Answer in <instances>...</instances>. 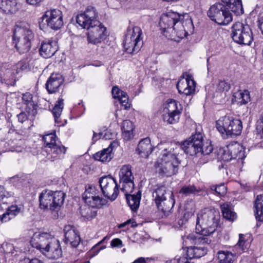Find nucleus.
<instances>
[{
    "mask_svg": "<svg viewBox=\"0 0 263 263\" xmlns=\"http://www.w3.org/2000/svg\"><path fill=\"white\" fill-rule=\"evenodd\" d=\"M162 148L161 157L156 162L155 167L159 175L166 177L171 176L178 172L180 161L177 155L181 148L186 154L197 156L209 155L213 150L211 142L203 143V136L200 132L192 135L181 146L167 143L163 145Z\"/></svg>",
    "mask_w": 263,
    "mask_h": 263,
    "instance_id": "obj_1",
    "label": "nucleus"
},
{
    "mask_svg": "<svg viewBox=\"0 0 263 263\" xmlns=\"http://www.w3.org/2000/svg\"><path fill=\"white\" fill-rule=\"evenodd\" d=\"M220 219L219 211L215 209H204L198 214L196 218V234H190L187 239L192 243L209 244L210 235L216 230Z\"/></svg>",
    "mask_w": 263,
    "mask_h": 263,
    "instance_id": "obj_2",
    "label": "nucleus"
},
{
    "mask_svg": "<svg viewBox=\"0 0 263 263\" xmlns=\"http://www.w3.org/2000/svg\"><path fill=\"white\" fill-rule=\"evenodd\" d=\"M97 13L94 7L89 6L82 13L77 17V23L87 29V41L94 45L100 43L107 36L106 28L96 18Z\"/></svg>",
    "mask_w": 263,
    "mask_h": 263,
    "instance_id": "obj_3",
    "label": "nucleus"
},
{
    "mask_svg": "<svg viewBox=\"0 0 263 263\" xmlns=\"http://www.w3.org/2000/svg\"><path fill=\"white\" fill-rule=\"evenodd\" d=\"M30 244L49 259H58L62 256L59 240L50 233H35L30 240Z\"/></svg>",
    "mask_w": 263,
    "mask_h": 263,
    "instance_id": "obj_4",
    "label": "nucleus"
},
{
    "mask_svg": "<svg viewBox=\"0 0 263 263\" xmlns=\"http://www.w3.org/2000/svg\"><path fill=\"white\" fill-rule=\"evenodd\" d=\"M33 34L29 25L24 22L16 24L13 31V43L21 54L28 52L31 47V41Z\"/></svg>",
    "mask_w": 263,
    "mask_h": 263,
    "instance_id": "obj_5",
    "label": "nucleus"
},
{
    "mask_svg": "<svg viewBox=\"0 0 263 263\" xmlns=\"http://www.w3.org/2000/svg\"><path fill=\"white\" fill-rule=\"evenodd\" d=\"M216 127L224 138L240 135L242 124L240 120L230 115L220 118L216 122Z\"/></svg>",
    "mask_w": 263,
    "mask_h": 263,
    "instance_id": "obj_6",
    "label": "nucleus"
},
{
    "mask_svg": "<svg viewBox=\"0 0 263 263\" xmlns=\"http://www.w3.org/2000/svg\"><path fill=\"white\" fill-rule=\"evenodd\" d=\"M65 197L62 191L44 190L39 196L40 208L44 210L58 211L63 204Z\"/></svg>",
    "mask_w": 263,
    "mask_h": 263,
    "instance_id": "obj_7",
    "label": "nucleus"
},
{
    "mask_svg": "<svg viewBox=\"0 0 263 263\" xmlns=\"http://www.w3.org/2000/svg\"><path fill=\"white\" fill-rule=\"evenodd\" d=\"M153 197L158 209L165 214L170 212L175 203L172 191L167 190L164 185L158 186Z\"/></svg>",
    "mask_w": 263,
    "mask_h": 263,
    "instance_id": "obj_8",
    "label": "nucleus"
},
{
    "mask_svg": "<svg viewBox=\"0 0 263 263\" xmlns=\"http://www.w3.org/2000/svg\"><path fill=\"white\" fill-rule=\"evenodd\" d=\"M181 16L175 12H168L163 14L160 18L159 25L163 31L176 33L178 31L180 35L183 34V27L181 24Z\"/></svg>",
    "mask_w": 263,
    "mask_h": 263,
    "instance_id": "obj_9",
    "label": "nucleus"
},
{
    "mask_svg": "<svg viewBox=\"0 0 263 263\" xmlns=\"http://www.w3.org/2000/svg\"><path fill=\"white\" fill-rule=\"evenodd\" d=\"M231 37L234 42L241 45H250L253 40V33L249 26L239 22L232 25Z\"/></svg>",
    "mask_w": 263,
    "mask_h": 263,
    "instance_id": "obj_10",
    "label": "nucleus"
},
{
    "mask_svg": "<svg viewBox=\"0 0 263 263\" xmlns=\"http://www.w3.org/2000/svg\"><path fill=\"white\" fill-rule=\"evenodd\" d=\"M207 14L212 21L220 25H228L233 19L229 9L220 3L211 6Z\"/></svg>",
    "mask_w": 263,
    "mask_h": 263,
    "instance_id": "obj_11",
    "label": "nucleus"
},
{
    "mask_svg": "<svg viewBox=\"0 0 263 263\" xmlns=\"http://www.w3.org/2000/svg\"><path fill=\"white\" fill-rule=\"evenodd\" d=\"M142 32L140 28L136 26L128 30L124 40V47L129 53H137L143 45L141 38Z\"/></svg>",
    "mask_w": 263,
    "mask_h": 263,
    "instance_id": "obj_12",
    "label": "nucleus"
},
{
    "mask_svg": "<svg viewBox=\"0 0 263 263\" xmlns=\"http://www.w3.org/2000/svg\"><path fill=\"white\" fill-rule=\"evenodd\" d=\"M39 23L40 28L43 30L46 26L53 30H58L63 25L62 12L58 9L47 11Z\"/></svg>",
    "mask_w": 263,
    "mask_h": 263,
    "instance_id": "obj_13",
    "label": "nucleus"
},
{
    "mask_svg": "<svg viewBox=\"0 0 263 263\" xmlns=\"http://www.w3.org/2000/svg\"><path fill=\"white\" fill-rule=\"evenodd\" d=\"M100 194V191L95 186L91 185L86 188L83 198L88 205L100 209L107 204L108 200L106 198L101 197Z\"/></svg>",
    "mask_w": 263,
    "mask_h": 263,
    "instance_id": "obj_14",
    "label": "nucleus"
},
{
    "mask_svg": "<svg viewBox=\"0 0 263 263\" xmlns=\"http://www.w3.org/2000/svg\"><path fill=\"white\" fill-rule=\"evenodd\" d=\"M102 193L107 200H115L119 194L116 180L111 176H104L99 181Z\"/></svg>",
    "mask_w": 263,
    "mask_h": 263,
    "instance_id": "obj_15",
    "label": "nucleus"
},
{
    "mask_svg": "<svg viewBox=\"0 0 263 263\" xmlns=\"http://www.w3.org/2000/svg\"><path fill=\"white\" fill-rule=\"evenodd\" d=\"M181 110V104L178 102L174 100H171L164 109L165 114L163 115L164 121L169 124L177 123L179 120Z\"/></svg>",
    "mask_w": 263,
    "mask_h": 263,
    "instance_id": "obj_16",
    "label": "nucleus"
},
{
    "mask_svg": "<svg viewBox=\"0 0 263 263\" xmlns=\"http://www.w3.org/2000/svg\"><path fill=\"white\" fill-rule=\"evenodd\" d=\"M120 183H122L121 190L125 193H131L134 187L131 166L129 165H124L122 166L119 172Z\"/></svg>",
    "mask_w": 263,
    "mask_h": 263,
    "instance_id": "obj_17",
    "label": "nucleus"
},
{
    "mask_svg": "<svg viewBox=\"0 0 263 263\" xmlns=\"http://www.w3.org/2000/svg\"><path fill=\"white\" fill-rule=\"evenodd\" d=\"M64 79L59 73H53L48 79L46 83V88L50 94L59 92L63 90L64 87Z\"/></svg>",
    "mask_w": 263,
    "mask_h": 263,
    "instance_id": "obj_18",
    "label": "nucleus"
},
{
    "mask_svg": "<svg viewBox=\"0 0 263 263\" xmlns=\"http://www.w3.org/2000/svg\"><path fill=\"white\" fill-rule=\"evenodd\" d=\"M195 82L189 74L186 76V78L179 80L177 84L179 93L186 96L192 95L195 90Z\"/></svg>",
    "mask_w": 263,
    "mask_h": 263,
    "instance_id": "obj_19",
    "label": "nucleus"
},
{
    "mask_svg": "<svg viewBox=\"0 0 263 263\" xmlns=\"http://www.w3.org/2000/svg\"><path fill=\"white\" fill-rule=\"evenodd\" d=\"M228 149V152H225L223 157L226 161H230L233 159H243L246 157L245 149L239 143L229 145Z\"/></svg>",
    "mask_w": 263,
    "mask_h": 263,
    "instance_id": "obj_20",
    "label": "nucleus"
},
{
    "mask_svg": "<svg viewBox=\"0 0 263 263\" xmlns=\"http://www.w3.org/2000/svg\"><path fill=\"white\" fill-rule=\"evenodd\" d=\"M64 231L65 242L66 244H69L72 247H77L80 243V238L73 228L71 226H66L65 227Z\"/></svg>",
    "mask_w": 263,
    "mask_h": 263,
    "instance_id": "obj_21",
    "label": "nucleus"
},
{
    "mask_svg": "<svg viewBox=\"0 0 263 263\" xmlns=\"http://www.w3.org/2000/svg\"><path fill=\"white\" fill-rule=\"evenodd\" d=\"M193 244L195 246L188 247L186 251V255L190 258V260L193 258H200L206 254L208 250L206 247L204 246V245H207L206 243Z\"/></svg>",
    "mask_w": 263,
    "mask_h": 263,
    "instance_id": "obj_22",
    "label": "nucleus"
},
{
    "mask_svg": "<svg viewBox=\"0 0 263 263\" xmlns=\"http://www.w3.org/2000/svg\"><path fill=\"white\" fill-rule=\"evenodd\" d=\"M58 47L55 41L49 40L44 42L40 48V54L44 58H49L57 51Z\"/></svg>",
    "mask_w": 263,
    "mask_h": 263,
    "instance_id": "obj_23",
    "label": "nucleus"
},
{
    "mask_svg": "<svg viewBox=\"0 0 263 263\" xmlns=\"http://www.w3.org/2000/svg\"><path fill=\"white\" fill-rule=\"evenodd\" d=\"M153 147L149 138H146L140 141L137 151L142 157L146 158L152 153Z\"/></svg>",
    "mask_w": 263,
    "mask_h": 263,
    "instance_id": "obj_24",
    "label": "nucleus"
},
{
    "mask_svg": "<svg viewBox=\"0 0 263 263\" xmlns=\"http://www.w3.org/2000/svg\"><path fill=\"white\" fill-rule=\"evenodd\" d=\"M19 8L17 0H2L0 3V9L6 14L15 13Z\"/></svg>",
    "mask_w": 263,
    "mask_h": 263,
    "instance_id": "obj_25",
    "label": "nucleus"
},
{
    "mask_svg": "<svg viewBox=\"0 0 263 263\" xmlns=\"http://www.w3.org/2000/svg\"><path fill=\"white\" fill-rule=\"evenodd\" d=\"M49 149H47V151L49 152L50 155V157H49V159L53 161L62 159L66 151V148L61 144L60 142L57 144H54V146H52Z\"/></svg>",
    "mask_w": 263,
    "mask_h": 263,
    "instance_id": "obj_26",
    "label": "nucleus"
},
{
    "mask_svg": "<svg viewBox=\"0 0 263 263\" xmlns=\"http://www.w3.org/2000/svg\"><path fill=\"white\" fill-rule=\"evenodd\" d=\"M111 92L113 97L118 99L120 104L122 106H124V109H126L130 107L128 97L126 92L121 90L117 86H114Z\"/></svg>",
    "mask_w": 263,
    "mask_h": 263,
    "instance_id": "obj_27",
    "label": "nucleus"
},
{
    "mask_svg": "<svg viewBox=\"0 0 263 263\" xmlns=\"http://www.w3.org/2000/svg\"><path fill=\"white\" fill-rule=\"evenodd\" d=\"M112 151V144H110L107 148H104L103 150L94 154L93 158L95 160L102 162H108L113 157L114 155Z\"/></svg>",
    "mask_w": 263,
    "mask_h": 263,
    "instance_id": "obj_28",
    "label": "nucleus"
},
{
    "mask_svg": "<svg viewBox=\"0 0 263 263\" xmlns=\"http://www.w3.org/2000/svg\"><path fill=\"white\" fill-rule=\"evenodd\" d=\"M127 203L131 210L133 211H136L139 208L141 193L139 191L136 195L128 194V193H125Z\"/></svg>",
    "mask_w": 263,
    "mask_h": 263,
    "instance_id": "obj_29",
    "label": "nucleus"
},
{
    "mask_svg": "<svg viewBox=\"0 0 263 263\" xmlns=\"http://www.w3.org/2000/svg\"><path fill=\"white\" fill-rule=\"evenodd\" d=\"M231 9L232 12L236 15H240L243 13L241 0H221Z\"/></svg>",
    "mask_w": 263,
    "mask_h": 263,
    "instance_id": "obj_30",
    "label": "nucleus"
},
{
    "mask_svg": "<svg viewBox=\"0 0 263 263\" xmlns=\"http://www.w3.org/2000/svg\"><path fill=\"white\" fill-rule=\"evenodd\" d=\"M233 100L239 105H245L250 101V92L248 90H239L234 93Z\"/></svg>",
    "mask_w": 263,
    "mask_h": 263,
    "instance_id": "obj_31",
    "label": "nucleus"
},
{
    "mask_svg": "<svg viewBox=\"0 0 263 263\" xmlns=\"http://www.w3.org/2000/svg\"><path fill=\"white\" fill-rule=\"evenodd\" d=\"M134 125L130 120H124L122 123V130L123 138L126 140L132 139L133 135Z\"/></svg>",
    "mask_w": 263,
    "mask_h": 263,
    "instance_id": "obj_32",
    "label": "nucleus"
},
{
    "mask_svg": "<svg viewBox=\"0 0 263 263\" xmlns=\"http://www.w3.org/2000/svg\"><path fill=\"white\" fill-rule=\"evenodd\" d=\"M22 101L26 105V109L27 112L30 113L36 110V105L33 100V95L30 92H26L22 95Z\"/></svg>",
    "mask_w": 263,
    "mask_h": 263,
    "instance_id": "obj_33",
    "label": "nucleus"
},
{
    "mask_svg": "<svg viewBox=\"0 0 263 263\" xmlns=\"http://www.w3.org/2000/svg\"><path fill=\"white\" fill-rule=\"evenodd\" d=\"M256 219L263 221V194L257 196L255 203Z\"/></svg>",
    "mask_w": 263,
    "mask_h": 263,
    "instance_id": "obj_34",
    "label": "nucleus"
},
{
    "mask_svg": "<svg viewBox=\"0 0 263 263\" xmlns=\"http://www.w3.org/2000/svg\"><path fill=\"white\" fill-rule=\"evenodd\" d=\"M80 213L84 219L89 220L97 215V211L93 209L90 205H84L80 208Z\"/></svg>",
    "mask_w": 263,
    "mask_h": 263,
    "instance_id": "obj_35",
    "label": "nucleus"
},
{
    "mask_svg": "<svg viewBox=\"0 0 263 263\" xmlns=\"http://www.w3.org/2000/svg\"><path fill=\"white\" fill-rule=\"evenodd\" d=\"M223 217L230 221H234L236 219V214L233 212L228 203H224L220 206Z\"/></svg>",
    "mask_w": 263,
    "mask_h": 263,
    "instance_id": "obj_36",
    "label": "nucleus"
},
{
    "mask_svg": "<svg viewBox=\"0 0 263 263\" xmlns=\"http://www.w3.org/2000/svg\"><path fill=\"white\" fill-rule=\"evenodd\" d=\"M219 263H233L235 255L229 251H220L218 252Z\"/></svg>",
    "mask_w": 263,
    "mask_h": 263,
    "instance_id": "obj_37",
    "label": "nucleus"
},
{
    "mask_svg": "<svg viewBox=\"0 0 263 263\" xmlns=\"http://www.w3.org/2000/svg\"><path fill=\"white\" fill-rule=\"evenodd\" d=\"M63 107L64 99L60 98L58 99V100L57 101L52 110V114L54 117L55 122L57 123L59 122V118L61 115Z\"/></svg>",
    "mask_w": 263,
    "mask_h": 263,
    "instance_id": "obj_38",
    "label": "nucleus"
},
{
    "mask_svg": "<svg viewBox=\"0 0 263 263\" xmlns=\"http://www.w3.org/2000/svg\"><path fill=\"white\" fill-rule=\"evenodd\" d=\"M182 16H181L182 18ZM181 24L183 27V29L184 31H183V33L182 35H180L178 31H176V35H177L180 38H183L184 36H185L187 34L188 31L190 29L192 28L193 27V24L192 20L190 18H186L184 20H182L181 18Z\"/></svg>",
    "mask_w": 263,
    "mask_h": 263,
    "instance_id": "obj_39",
    "label": "nucleus"
},
{
    "mask_svg": "<svg viewBox=\"0 0 263 263\" xmlns=\"http://www.w3.org/2000/svg\"><path fill=\"white\" fill-rule=\"evenodd\" d=\"M57 136L55 134L50 133L46 135L43 137V141L44 142V145L45 147L47 149L50 148L52 146H54V144H57L59 143L56 142Z\"/></svg>",
    "mask_w": 263,
    "mask_h": 263,
    "instance_id": "obj_40",
    "label": "nucleus"
},
{
    "mask_svg": "<svg viewBox=\"0 0 263 263\" xmlns=\"http://www.w3.org/2000/svg\"><path fill=\"white\" fill-rule=\"evenodd\" d=\"M200 191L194 185H184L179 191V193L185 195L198 193Z\"/></svg>",
    "mask_w": 263,
    "mask_h": 263,
    "instance_id": "obj_41",
    "label": "nucleus"
},
{
    "mask_svg": "<svg viewBox=\"0 0 263 263\" xmlns=\"http://www.w3.org/2000/svg\"><path fill=\"white\" fill-rule=\"evenodd\" d=\"M239 240L236 245V246L240 247V249L243 251L245 249H247L250 241H248L247 238H250V236L244 235L243 234H240Z\"/></svg>",
    "mask_w": 263,
    "mask_h": 263,
    "instance_id": "obj_42",
    "label": "nucleus"
},
{
    "mask_svg": "<svg viewBox=\"0 0 263 263\" xmlns=\"http://www.w3.org/2000/svg\"><path fill=\"white\" fill-rule=\"evenodd\" d=\"M230 84L225 81H220L217 84L216 90L219 92H228L230 89Z\"/></svg>",
    "mask_w": 263,
    "mask_h": 263,
    "instance_id": "obj_43",
    "label": "nucleus"
},
{
    "mask_svg": "<svg viewBox=\"0 0 263 263\" xmlns=\"http://www.w3.org/2000/svg\"><path fill=\"white\" fill-rule=\"evenodd\" d=\"M211 189L212 191H214L217 194L220 196H223L227 193V187L223 184L218 185H212L211 187Z\"/></svg>",
    "mask_w": 263,
    "mask_h": 263,
    "instance_id": "obj_44",
    "label": "nucleus"
},
{
    "mask_svg": "<svg viewBox=\"0 0 263 263\" xmlns=\"http://www.w3.org/2000/svg\"><path fill=\"white\" fill-rule=\"evenodd\" d=\"M28 67V63L25 61H21L18 62L13 68V69L16 71V73L24 71L27 69Z\"/></svg>",
    "mask_w": 263,
    "mask_h": 263,
    "instance_id": "obj_45",
    "label": "nucleus"
},
{
    "mask_svg": "<svg viewBox=\"0 0 263 263\" xmlns=\"http://www.w3.org/2000/svg\"><path fill=\"white\" fill-rule=\"evenodd\" d=\"M7 212L10 215V217L13 218L20 213L21 209L18 208L16 205H12L8 208Z\"/></svg>",
    "mask_w": 263,
    "mask_h": 263,
    "instance_id": "obj_46",
    "label": "nucleus"
},
{
    "mask_svg": "<svg viewBox=\"0 0 263 263\" xmlns=\"http://www.w3.org/2000/svg\"><path fill=\"white\" fill-rule=\"evenodd\" d=\"M2 248L6 253H14L15 247L11 243L5 242L2 245Z\"/></svg>",
    "mask_w": 263,
    "mask_h": 263,
    "instance_id": "obj_47",
    "label": "nucleus"
},
{
    "mask_svg": "<svg viewBox=\"0 0 263 263\" xmlns=\"http://www.w3.org/2000/svg\"><path fill=\"white\" fill-rule=\"evenodd\" d=\"M101 249L102 248H100L99 244L98 243L87 253L88 257H92L96 255Z\"/></svg>",
    "mask_w": 263,
    "mask_h": 263,
    "instance_id": "obj_48",
    "label": "nucleus"
},
{
    "mask_svg": "<svg viewBox=\"0 0 263 263\" xmlns=\"http://www.w3.org/2000/svg\"><path fill=\"white\" fill-rule=\"evenodd\" d=\"M110 245L112 247L121 248L123 247L122 241L119 238H115L111 241Z\"/></svg>",
    "mask_w": 263,
    "mask_h": 263,
    "instance_id": "obj_49",
    "label": "nucleus"
},
{
    "mask_svg": "<svg viewBox=\"0 0 263 263\" xmlns=\"http://www.w3.org/2000/svg\"><path fill=\"white\" fill-rule=\"evenodd\" d=\"M257 129L261 130L263 133V112L260 115L257 122Z\"/></svg>",
    "mask_w": 263,
    "mask_h": 263,
    "instance_id": "obj_50",
    "label": "nucleus"
},
{
    "mask_svg": "<svg viewBox=\"0 0 263 263\" xmlns=\"http://www.w3.org/2000/svg\"><path fill=\"white\" fill-rule=\"evenodd\" d=\"M103 134V132H100L99 133H97L93 131V136L92 138V143H95L97 140L101 138H102Z\"/></svg>",
    "mask_w": 263,
    "mask_h": 263,
    "instance_id": "obj_51",
    "label": "nucleus"
},
{
    "mask_svg": "<svg viewBox=\"0 0 263 263\" xmlns=\"http://www.w3.org/2000/svg\"><path fill=\"white\" fill-rule=\"evenodd\" d=\"M20 263H43L40 260L37 258L30 259L29 258H25L21 260Z\"/></svg>",
    "mask_w": 263,
    "mask_h": 263,
    "instance_id": "obj_52",
    "label": "nucleus"
},
{
    "mask_svg": "<svg viewBox=\"0 0 263 263\" xmlns=\"http://www.w3.org/2000/svg\"><path fill=\"white\" fill-rule=\"evenodd\" d=\"M12 217H11L8 213L6 211L0 217V219L2 222H7L11 219Z\"/></svg>",
    "mask_w": 263,
    "mask_h": 263,
    "instance_id": "obj_53",
    "label": "nucleus"
},
{
    "mask_svg": "<svg viewBox=\"0 0 263 263\" xmlns=\"http://www.w3.org/2000/svg\"><path fill=\"white\" fill-rule=\"evenodd\" d=\"M114 135L110 132L106 130L103 132L102 135V139L105 140H108L112 139Z\"/></svg>",
    "mask_w": 263,
    "mask_h": 263,
    "instance_id": "obj_54",
    "label": "nucleus"
},
{
    "mask_svg": "<svg viewBox=\"0 0 263 263\" xmlns=\"http://www.w3.org/2000/svg\"><path fill=\"white\" fill-rule=\"evenodd\" d=\"M17 116L18 121L22 123L24 121H26L27 119V116L26 114L24 112H21L20 114L17 115Z\"/></svg>",
    "mask_w": 263,
    "mask_h": 263,
    "instance_id": "obj_55",
    "label": "nucleus"
},
{
    "mask_svg": "<svg viewBox=\"0 0 263 263\" xmlns=\"http://www.w3.org/2000/svg\"><path fill=\"white\" fill-rule=\"evenodd\" d=\"M9 196V194L6 193L4 190V187L0 185V201L3 200L5 197H7Z\"/></svg>",
    "mask_w": 263,
    "mask_h": 263,
    "instance_id": "obj_56",
    "label": "nucleus"
},
{
    "mask_svg": "<svg viewBox=\"0 0 263 263\" xmlns=\"http://www.w3.org/2000/svg\"><path fill=\"white\" fill-rule=\"evenodd\" d=\"M190 258L187 256L181 257L178 259V263H186L189 261Z\"/></svg>",
    "mask_w": 263,
    "mask_h": 263,
    "instance_id": "obj_57",
    "label": "nucleus"
},
{
    "mask_svg": "<svg viewBox=\"0 0 263 263\" xmlns=\"http://www.w3.org/2000/svg\"><path fill=\"white\" fill-rule=\"evenodd\" d=\"M27 2L30 5H37L39 4L41 0H26Z\"/></svg>",
    "mask_w": 263,
    "mask_h": 263,
    "instance_id": "obj_58",
    "label": "nucleus"
},
{
    "mask_svg": "<svg viewBox=\"0 0 263 263\" xmlns=\"http://www.w3.org/2000/svg\"><path fill=\"white\" fill-rule=\"evenodd\" d=\"M4 74L3 73V71H1L0 70V83H8L7 81H6V79L4 78L3 76V75Z\"/></svg>",
    "mask_w": 263,
    "mask_h": 263,
    "instance_id": "obj_59",
    "label": "nucleus"
},
{
    "mask_svg": "<svg viewBox=\"0 0 263 263\" xmlns=\"http://www.w3.org/2000/svg\"><path fill=\"white\" fill-rule=\"evenodd\" d=\"M133 263H146V261L145 260L144 258H143V257H140L138 259H136Z\"/></svg>",
    "mask_w": 263,
    "mask_h": 263,
    "instance_id": "obj_60",
    "label": "nucleus"
},
{
    "mask_svg": "<svg viewBox=\"0 0 263 263\" xmlns=\"http://www.w3.org/2000/svg\"><path fill=\"white\" fill-rule=\"evenodd\" d=\"M24 151L25 149H24V148L20 146L17 147L14 150H12V151L13 152H16L17 153H22Z\"/></svg>",
    "mask_w": 263,
    "mask_h": 263,
    "instance_id": "obj_61",
    "label": "nucleus"
},
{
    "mask_svg": "<svg viewBox=\"0 0 263 263\" xmlns=\"http://www.w3.org/2000/svg\"><path fill=\"white\" fill-rule=\"evenodd\" d=\"M130 223V220H128L127 221L120 224L119 226V228H123V227H125L126 225L129 224Z\"/></svg>",
    "mask_w": 263,
    "mask_h": 263,
    "instance_id": "obj_62",
    "label": "nucleus"
},
{
    "mask_svg": "<svg viewBox=\"0 0 263 263\" xmlns=\"http://www.w3.org/2000/svg\"><path fill=\"white\" fill-rule=\"evenodd\" d=\"M21 177H19L18 175H16L13 176L10 178V180L11 182H14L16 180H18V179H21Z\"/></svg>",
    "mask_w": 263,
    "mask_h": 263,
    "instance_id": "obj_63",
    "label": "nucleus"
},
{
    "mask_svg": "<svg viewBox=\"0 0 263 263\" xmlns=\"http://www.w3.org/2000/svg\"><path fill=\"white\" fill-rule=\"evenodd\" d=\"M163 1H165L167 2H176L179 0H163Z\"/></svg>",
    "mask_w": 263,
    "mask_h": 263,
    "instance_id": "obj_64",
    "label": "nucleus"
}]
</instances>
